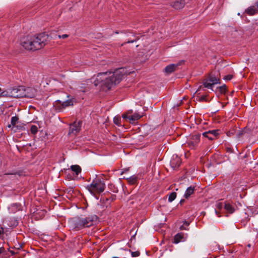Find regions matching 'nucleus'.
<instances>
[{"label": "nucleus", "mask_w": 258, "mask_h": 258, "mask_svg": "<svg viewBox=\"0 0 258 258\" xmlns=\"http://www.w3.org/2000/svg\"><path fill=\"white\" fill-rule=\"evenodd\" d=\"M226 151L228 153H231L232 152V150L230 148H226Z\"/></svg>", "instance_id": "nucleus-39"}, {"label": "nucleus", "mask_w": 258, "mask_h": 258, "mask_svg": "<svg viewBox=\"0 0 258 258\" xmlns=\"http://www.w3.org/2000/svg\"><path fill=\"white\" fill-rule=\"evenodd\" d=\"M180 158L176 155H173L171 160L170 161V165L171 167L174 170L180 166Z\"/></svg>", "instance_id": "nucleus-12"}, {"label": "nucleus", "mask_w": 258, "mask_h": 258, "mask_svg": "<svg viewBox=\"0 0 258 258\" xmlns=\"http://www.w3.org/2000/svg\"><path fill=\"white\" fill-rule=\"evenodd\" d=\"M71 169L75 173L77 176L81 172V168L78 165H72L71 166Z\"/></svg>", "instance_id": "nucleus-21"}, {"label": "nucleus", "mask_w": 258, "mask_h": 258, "mask_svg": "<svg viewBox=\"0 0 258 258\" xmlns=\"http://www.w3.org/2000/svg\"><path fill=\"white\" fill-rule=\"evenodd\" d=\"M1 91H2V89H1V88H0V92H1Z\"/></svg>", "instance_id": "nucleus-55"}, {"label": "nucleus", "mask_w": 258, "mask_h": 258, "mask_svg": "<svg viewBox=\"0 0 258 258\" xmlns=\"http://www.w3.org/2000/svg\"><path fill=\"white\" fill-rule=\"evenodd\" d=\"M235 131L236 130H228L227 132H226V134L229 137H231L232 136H233L235 133Z\"/></svg>", "instance_id": "nucleus-30"}, {"label": "nucleus", "mask_w": 258, "mask_h": 258, "mask_svg": "<svg viewBox=\"0 0 258 258\" xmlns=\"http://www.w3.org/2000/svg\"><path fill=\"white\" fill-rule=\"evenodd\" d=\"M76 131V133H77V132H78V131L79 130H72V132H70L68 133V134H69V135H70L71 133H72L73 132V131Z\"/></svg>", "instance_id": "nucleus-47"}, {"label": "nucleus", "mask_w": 258, "mask_h": 258, "mask_svg": "<svg viewBox=\"0 0 258 258\" xmlns=\"http://www.w3.org/2000/svg\"><path fill=\"white\" fill-rule=\"evenodd\" d=\"M195 190V187L190 186L188 187L184 195V197L185 199H187L189 198L191 195H192L194 193V191Z\"/></svg>", "instance_id": "nucleus-18"}, {"label": "nucleus", "mask_w": 258, "mask_h": 258, "mask_svg": "<svg viewBox=\"0 0 258 258\" xmlns=\"http://www.w3.org/2000/svg\"><path fill=\"white\" fill-rule=\"evenodd\" d=\"M134 41H128V43H133Z\"/></svg>", "instance_id": "nucleus-50"}, {"label": "nucleus", "mask_w": 258, "mask_h": 258, "mask_svg": "<svg viewBox=\"0 0 258 258\" xmlns=\"http://www.w3.org/2000/svg\"><path fill=\"white\" fill-rule=\"evenodd\" d=\"M219 130H209L208 132L203 133L204 137L207 138L210 140H213L216 139L219 135Z\"/></svg>", "instance_id": "nucleus-11"}, {"label": "nucleus", "mask_w": 258, "mask_h": 258, "mask_svg": "<svg viewBox=\"0 0 258 258\" xmlns=\"http://www.w3.org/2000/svg\"><path fill=\"white\" fill-rule=\"evenodd\" d=\"M176 197V193L175 192H171L168 197V201L169 202H172L173 201Z\"/></svg>", "instance_id": "nucleus-28"}, {"label": "nucleus", "mask_w": 258, "mask_h": 258, "mask_svg": "<svg viewBox=\"0 0 258 258\" xmlns=\"http://www.w3.org/2000/svg\"><path fill=\"white\" fill-rule=\"evenodd\" d=\"M180 229L181 230H184V229L186 230V228H185V227H184V225H182L181 226H180Z\"/></svg>", "instance_id": "nucleus-45"}, {"label": "nucleus", "mask_w": 258, "mask_h": 258, "mask_svg": "<svg viewBox=\"0 0 258 258\" xmlns=\"http://www.w3.org/2000/svg\"><path fill=\"white\" fill-rule=\"evenodd\" d=\"M31 131V133L33 134V135H35L38 130H30Z\"/></svg>", "instance_id": "nucleus-42"}, {"label": "nucleus", "mask_w": 258, "mask_h": 258, "mask_svg": "<svg viewBox=\"0 0 258 258\" xmlns=\"http://www.w3.org/2000/svg\"><path fill=\"white\" fill-rule=\"evenodd\" d=\"M4 229L3 227L0 225V235L4 233Z\"/></svg>", "instance_id": "nucleus-41"}, {"label": "nucleus", "mask_w": 258, "mask_h": 258, "mask_svg": "<svg viewBox=\"0 0 258 258\" xmlns=\"http://www.w3.org/2000/svg\"><path fill=\"white\" fill-rule=\"evenodd\" d=\"M183 238V234L181 233L176 234L174 237L173 242L175 243H178L182 240Z\"/></svg>", "instance_id": "nucleus-20"}, {"label": "nucleus", "mask_w": 258, "mask_h": 258, "mask_svg": "<svg viewBox=\"0 0 258 258\" xmlns=\"http://www.w3.org/2000/svg\"><path fill=\"white\" fill-rule=\"evenodd\" d=\"M112 258H118V257L114 256V257H113Z\"/></svg>", "instance_id": "nucleus-54"}, {"label": "nucleus", "mask_w": 258, "mask_h": 258, "mask_svg": "<svg viewBox=\"0 0 258 258\" xmlns=\"http://www.w3.org/2000/svg\"><path fill=\"white\" fill-rule=\"evenodd\" d=\"M82 121L76 120L73 123L70 124V129H80L82 127Z\"/></svg>", "instance_id": "nucleus-17"}, {"label": "nucleus", "mask_w": 258, "mask_h": 258, "mask_svg": "<svg viewBox=\"0 0 258 258\" xmlns=\"http://www.w3.org/2000/svg\"><path fill=\"white\" fill-rule=\"evenodd\" d=\"M58 37L60 38L64 39V38H67L68 37V35L67 34H63L62 35H59Z\"/></svg>", "instance_id": "nucleus-36"}, {"label": "nucleus", "mask_w": 258, "mask_h": 258, "mask_svg": "<svg viewBox=\"0 0 258 258\" xmlns=\"http://www.w3.org/2000/svg\"><path fill=\"white\" fill-rule=\"evenodd\" d=\"M215 211L216 214L218 215V217H221V216L219 215V213L218 212V211L216 210H215Z\"/></svg>", "instance_id": "nucleus-48"}, {"label": "nucleus", "mask_w": 258, "mask_h": 258, "mask_svg": "<svg viewBox=\"0 0 258 258\" xmlns=\"http://www.w3.org/2000/svg\"><path fill=\"white\" fill-rule=\"evenodd\" d=\"M61 103L64 108L66 107L73 105V101L71 100H68L65 101L61 102Z\"/></svg>", "instance_id": "nucleus-25"}, {"label": "nucleus", "mask_w": 258, "mask_h": 258, "mask_svg": "<svg viewBox=\"0 0 258 258\" xmlns=\"http://www.w3.org/2000/svg\"><path fill=\"white\" fill-rule=\"evenodd\" d=\"M6 95L13 98L24 97V86H19L17 88L10 89Z\"/></svg>", "instance_id": "nucleus-6"}, {"label": "nucleus", "mask_w": 258, "mask_h": 258, "mask_svg": "<svg viewBox=\"0 0 258 258\" xmlns=\"http://www.w3.org/2000/svg\"><path fill=\"white\" fill-rule=\"evenodd\" d=\"M198 143H199L196 141L190 140L188 142V145L191 149H194L196 147H197Z\"/></svg>", "instance_id": "nucleus-26"}, {"label": "nucleus", "mask_w": 258, "mask_h": 258, "mask_svg": "<svg viewBox=\"0 0 258 258\" xmlns=\"http://www.w3.org/2000/svg\"><path fill=\"white\" fill-rule=\"evenodd\" d=\"M247 246H248V247H250L251 246L250 244H248L247 245Z\"/></svg>", "instance_id": "nucleus-51"}, {"label": "nucleus", "mask_w": 258, "mask_h": 258, "mask_svg": "<svg viewBox=\"0 0 258 258\" xmlns=\"http://www.w3.org/2000/svg\"><path fill=\"white\" fill-rule=\"evenodd\" d=\"M256 6H257V9H258V2L256 3Z\"/></svg>", "instance_id": "nucleus-53"}, {"label": "nucleus", "mask_w": 258, "mask_h": 258, "mask_svg": "<svg viewBox=\"0 0 258 258\" xmlns=\"http://www.w3.org/2000/svg\"><path fill=\"white\" fill-rule=\"evenodd\" d=\"M21 44L25 49L35 51V48H33V42L32 36H28L23 38L21 41Z\"/></svg>", "instance_id": "nucleus-8"}, {"label": "nucleus", "mask_w": 258, "mask_h": 258, "mask_svg": "<svg viewBox=\"0 0 258 258\" xmlns=\"http://www.w3.org/2000/svg\"><path fill=\"white\" fill-rule=\"evenodd\" d=\"M216 207L218 209L221 210L223 208H224V203H218L216 204Z\"/></svg>", "instance_id": "nucleus-29"}, {"label": "nucleus", "mask_w": 258, "mask_h": 258, "mask_svg": "<svg viewBox=\"0 0 258 258\" xmlns=\"http://www.w3.org/2000/svg\"><path fill=\"white\" fill-rule=\"evenodd\" d=\"M33 46L35 50L43 47L47 43L48 35L45 33H41L36 36H32Z\"/></svg>", "instance_id": "nucleus-3"}, {"label": "nucleus", "mask_w": 258, "mask_h": 258, "mask_svg": "<svg viewBox=\"0 0 258 258\" xmlns=\"http://www.w3.org/2000/svg\"><path fill=\"white\" fill-rule=\"evenodd\" d=\"M256 11H257V10L254 7H249L246 10V13H247L249 15H253L255 14Z\"/></svg>", "instance_id": "nucleus-23"}, {"label": "nucleus", "mask_w": 258, "mask_h": 258, "mask_svg": "<svg viewBox=\"0 0 258 258\" xmlns=\"http://www.w3.org/2000/svg\"><path fill=\"white\" fill-rule=\"evenodd\" d=\"M143 115L140 114L138 112L133 113V111L132 109L127 110L126 112H124L122 114V118L123 121L129 122L130 123L135 124L137 121L140 119Z\"/></svg>", "instance_id": "nucleus-5"}, {"label": "nucleus", "mask_w": 258, "mask_h": 258, "mask_svg": "<svg viewBox=\"0 0 258 258\" xmlns=\"http://www.w3.org/2000/svg\"><path fill=\"white\" fill-rule=\"evenodd\" d=\"M217 89H218L219 92L221 94H225L227 91V87L225 85H223L221 86H220L218 87Z\"/></svg>", "instance_id": "nucleus-27"}, {"label": "nucleus", "mask_w": 258, "mask_h": 258, "mask_svg": "<svg viewBox=\"0 0 258 258\" xmlns=\"http://www.w3.org/2000/svg\"><path fill=\"white\" fill-rule=\"evenodd\" d=\"M232 78H233V75H228L227 76H225L223 79L225 80H230L232 79Z\"/></svg>", "instance_id": "nucleus-33"}, {"label": "nucleus", "mask_w": 258, "mask_h": 258, "mask_svg": "<svg viewBox=\"0 0 258 258\" xmlns=\"http://www.w3.org/2000/svg\"><path fill=\"white\" fill-rule=\"evenodd\" d=\"M105 188V184L104 181L96 178L87 186L88 190L93 194H94V192L101 193L104 190Z\"/></svg>", "instance_id": "nucleus-4"}, {"label": "nucleus", "mask_w": 258, "mask_h": 258, "mask_svg": "<svg viewBox=\"0 0 258 258\" xmlns=\"http://www.w3.org/2000/svg\"><path fill=\"white\" fill-rule=\"evenodd\" d=\"M224 209L228 214H232L236 210L235 205L229 201L224 202Z\"/></svg>", "instance_id": "nucleus-14"}, {"label": "nucleus", "mask_w": 258, "mask_h": 258, "mask_svg": "<svg viewBox=\"0 0 258 258\" xmlns=\"http://www.w3.org/2000/svg\"><path fill=\"white\" fill-rule=\"evenodd\" d=\"M11 125L13 126H15L17 128L20 127V129L24 128L25 129L26 124L22 123L20 121L19 117L18 116H13L11 118V124H9L8 125L9 127H11Z\"/></svg>", "instance_id": "nucleus-9"}, {"label": "nucleus", "mask_w": 258, "mask_h": 258, "mask_svg": "<svg viewBox=\"0 0 258 258\" xmlns=\"http://www.w3.org/2000/svg\"><path fill=\"white\" fill-rule=\"evenodd\" d=\"M201 137V134H198L195 135H191L190 136V140L196 141L198 143L200 142V138Z\"/></svg>", "instance_id": "nucleus-24"}, {"label": "nucleus", "mask_w": 258, "mask_h": 258, "mask_svg": "<svg viewBox=\"0 0 258 258\" xmlns=\"http://www.w3.org/2000/svg\"><path fill=\"white\" fill-rule=\"evenodd\" d=\"M124 121L121 120V117L120 116H116L113 118V122L116 125H118V126H123L125 129H127V127H125V124Z\"/></svg>", "instance_id": "nucleus-16"}, {"label": "nucleus", "mask_w": 258, "mask_h": 258, "mask_svg": "<svg viewBox=\"0 0 258 258\" xmlns=\"http://www.w3.org/2000/svg\"><path fill=\"white\" fill-rule=\"evenodd\" d=\"M182 63V61H179L177 63H172L167 66L164 69V72L166 74H170L176 71L179 66Z\"/></svg>", "instance_id": "nucleus-10"}, {"label": "nucleus", "mask_w": 258, "mask_h": 258, "mask_svg": "<svg viewBox=\"0 0 258 258\" xmlns=\"http://www.w3.org/2000/svg\"><path fill=\"white\" fill-rule=\"evenodd\" d=\"M79 90L82 92H85V88L84 86H80L79 88H78Z\"/></svg>", "instance_id": "nucleus-38"}, {"label": "nucleus", "mask_w": 258, "mask_h": 258, "mask_svg": "<svg viewBox=\"0 0 258 258\" xmlns=\"http://www.w3.org/2000/svg\"><path fill=\"white\" fill-rule=\"evenodd\" d=\"M97 219L98 217L96 215H89L86 217L77 216L70 219L69 223L70 227L73 230L79 231L92 226Z\"/></svg>", "instance_id": "nucleus-2"}, {"label": "nucleus", "mask_w": 258, "mask_h": 258, "mask_svg": "<svg viewBox=\"0 0 258 258\" xmlns=\"http://www.w3.org/2000/svg\"><path fill=\"white\" fill-rule=\"evenodd\" d=\"M8 250L10 251V252L11 253L12 255H14L17 253V252H15L14 250H10V248H8Z\"/></svg>", "instance_id": "nucleus-40"}, {"label": "nucleus", "mask_w": 258, "mask_h": 258, "mask_svg": "<svg viewBox=\"0 0 258 258\" xmlns=\"http://www.w3.org/2000/svg\"><path fill=\"white\" fill-rule=\"evenodd\" d=\"M29 126H27V128H29L30 129H38V127L35 125H31L28 124Z\"/></svg>", "instance_id": "nucleus-35"}, {"label": "nucleus", "mask_w": 258, "mask_h": 258, "mask_svg": "<svg viewBox=\"0 0 258 258\" xmlns=\"http://www.w3.org/2000/svg\"><path fill=\"white\" fill-rule=\"evenodd\" d=\"M220 79L214 75H210L208 79L203 82V85L205 88L213 90V86L217 84H220Z\"/></svg>", "instance_id": "nucleus-7"}, {"label": "nucleus", "mask_w": 258, "mask_h": 258, "mask_svg": "<svg viewBox=\"0 0 258 258\" xmlns=\"http://www.w3.org/2000/svg\"><path fill=\"white\" fill-rule=\"evenodd\" d=\"M53 106L55 107V110L58 111H61L64 109L62 105L61 101L60 100L55 101L53 103Z\"/></svg>", "instance_id": "nucleus-19"}, {"label": "nucleus", "mask_w": 258, "mask_h": 258, "mask_svg": "<svg viewBox=\"0 0 258 258\" xmlns=\"http://www.w3.org/2000/svg\"><path fill=\"white\" fill-rule=\"evenodd\" d=\"M129 251L130 252H131L132 257L138 256L140 255V252L138 251L133 252V251H131V250H130Z\"/></svg>", "instance_id": "nucleus-32"}, {"label": "nucleus", "mask_w": 258, "mask_h": 258, "mask_svg": "<svg viewBox=\"0 0 258 258\" xmlns=\"http://www.w3.org/2000/svg\"><path fill=\"white\" fill-rule=\"evenodd\" d=\"M128 169H126V168H125V169H122V172H121V174H123L124 173L128 171Z\"/></svg>", "instance_id": "nucleus-43"}, {"label": "nucleus", "mask_w": 258, "mask_h": 258, "mask_svg": "<svg viewBox=\"0 0 258 258\" xmlns=\"http://www.w3.org/2000/svg\"><path fill=\"white\" fill-rule=\"evenodd\" d=\"M244 134H245L244 130H239V132L236 133V136L237 138H239Z\"/></svg>", "instance_id": "nucleus-31"}, {"label": "nucleus", "mask_w": 258, "mask_h": 258, "mask_svg": "<svg viewBox=\"0 0 258 258\" xmlns=\"http://www.w3.org/2000/svg\"><path fill=\"white\" fill-rule=\"evenodd\" d=\"M36 92V90L34 88L30 87L25 88L24 87V94H25L24 97L33 98L35 96Z\"/></svg>", "instance_id": "nucleus-13"}, {"label": "nucleus", "mask_w": 258, "mask_h": 258, "mask_svg": "<svg viewBox=\"0 0 258 258\" xmlns=\"http://www.w3.org/2000/svg\"><path fill=\"white\" fill-rule=\"evenodd\" d=\"M18 173L17 172H16L15 173H10V174H17Z\"/></svg>", "instance_id": "nucleus-52"}, {"label": "nucleus", "mask_w": 258, "mask_h": 258, "mask_svg": "<svg viewBox=\"0 0 258 258\" xmlns=\"http://www.w3.org/2000/svg\"><path fill=\"white\" fill-rule=\"evenodd\" d=\"M123 74L120 69L112 72H104L98 73L94 80L95 86L101 85L103 91H107L114 85L118 84L122 79Z\"/></svg>", "instance_id": "nucleus-1"}, {"label": "nucleus", "mask_w": 258, "mask_h": 258, "mask_svg": "<svg viewBox=\"0 0 258 258\" xmlns=\"http://www.w3.org/2000/svg\"><path fill=\"white\" fill-rule=\"evenodd\" d=\"M4 93H5V92H2V93H1V94H0V96H4Z\"/></svg>", "instance_id": "nucleus-49"}, {"label": "nucleus", "mask_w": 258, "mask_h": 258, "mask_svg": "<svg viewBox=\"0 0 258 258\" xmlns=\"http://www.w3.org/2000/svg\"><path fill=\"white\" fill-rule=\"evenodd\" d=\"M199 101H201V102L207 101V96H201L199 98Z\"/></svg>", "instance_id": "nucleus-34"}, {"label": "nucleus", "mask_w": 258, "mask_h": 258, "mask_svg": "<svg viewBox=\"0 0 258 258\" xmlns=\"http://www.w3.org/2000/svg\"><path fill=\"white\" fill-rule=\"evenodd\" d=\"M6 252L5 249L4 247H0V254Z\"/></svg>", "instance_id": "nucleus-37"}, {"label": "nucleus", "mask_w": 258, "mask_h": 258, "mask_svg": "<svg viewBox=\"0 0 258 258\" xmlns=\"http://www.w3.org/2000/svg\"><path fill=\"white\" fill-rule=\"evenodd\" d=\"M185 3V0H175L171 3V6L176 10H179L184 7Z\"/></svg>", "instance_id": "nucleus-15"}, {"label": "nucleus", "mask_w": 258, "mask_h": 258, "mask_svg": "<svg viewBox=\"0 0 258 258\" xmlns=\"http://www.w3.org/2000/svg\"><path fill=\"white\" fill-rule=\"evenodd\" d=\"M184 201H185V200L184 199L181 200L179 202L180 204L182 205L184 202Z\"/></svg>", "instance_id": "nucleus-46"}, {"label": "nucleus", "mask_w": 258, "mask_h": 258, "mask_svg": "<svg viewBox=\"0 0 258 258\" xmlns=\"http://www.w3.org/2000/svg\"><path fill=\"white\" fill-rule=\"evenodd\" d=\"M184 225H185L186 226H188V225H189V223L188 222H187V221H185L184 222V224H183Z\"/></svg>", "instance_id": "nucleus-44"}, {"label": "nucleus", "mask_w": 258, "mask_h": 258, "mask_svg": "<svg viewBox=\"0 0 258 258\" xmlns=\"http://www.w3.org/2000/svg\"><path fill=\"white\" fill-rule=\"evenodd\" d=\"M129 184L134 185L137 182V177L135 175L131 176L129 177L126 178Z\"/></svg>", "instance_id": "nucleus-22"}]
</instances>
